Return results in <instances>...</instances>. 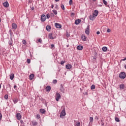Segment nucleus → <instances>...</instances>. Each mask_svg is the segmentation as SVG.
<instances>
[{"mask_svg": "<svg viewBox=\"0 0 126 126\" xmlns=\"http://www.w3.org/2000/svg\"><path fill=\"white\" fill-rule=\"evenodd\" d=\"M55 96H56V101L57 102H59L60 101V99H61V98H62V96L61 95L60 93H59L58 92L56 93Z\"/></svg>", "mask_w": 126, "mask_h": 126, "instance_id": "1", "label": "nucleus"}, {"mask_svg": "<svg viewBox=\"0 0 126 126\" xmlns=\"http://www.w3.org/2000/svg\"><path fill=\"white\" fill-rule=\"evenodd\" d=\"M119 78L121 79H125L126 78V72H121L119 74Z\"/></svg>", "mask_w": 126, "mask_h": 126, "instance_id": "2", "label": "nucleus"}, {"mask_svg": "<svg viewBox=\"0 0 126 126\" xmlns=\"http://www.w3.org/2000/svg\"><path fill=\"white\" fill-rule=\"evenodd\" d=\"M90 25H88L87 26V28L85 30V33L86 34L88 35V36L89 35V34L90 33Z\"/></svg>", "mask_w": 126, "mask_h": 126, "instance_id": "3", "label": "nucleus"}, {"mask_svg": "<svg viewBox=\"0 0 126 126\" xmlns=\"http://www.w3.org/2000/svg\"><path fill=\"white\" fill-rule=\"evenodd\" d=\"M47 19V17L45 14H42L41 16V22H44V21H46V20Z\"/></svg>", "mask_w": 126, "mask_h": 126, "instance_id": "4", "label": "nucleus"}, {"mask_svg": "<svg viewBox=\"0 0 126 126\" xmlns=\"http://www.w3.org/2000/svg\"><path fill=\"white\" fill-rule=\"evenodd\" d=\"M6 91H11V87L10 84H7L6 85Z\"/></svg>", "mask_w": 126, "mask_h": 126, "instance_id": "5", "label": "nucleus"}, {"mask_svg": "<svg viewBox=\"0 0 126 126\" xmlns=\"http://www.w3.org/2000/svg\"><path fill=\"white\" fill-rule=\"evenodd\" d=\"M65 116V109H63L60 114V118L62 117H64Z\"/></svg>", "mask_w": 126, "mask_h": 126, "instance_id": "6", "label": "nucleus"}, {"mask_svg": "<svg viewBox=\"0 0 126 126\" xmlns=\"http://www.w3.org/2000/svg\"><path fill=\"white\" fill-rule=\"evenodd\" d=\"M32 126H38V122L36 120H33L32 121Z\"/></svg>", "mask_w": 126, "mask_h": 126, "instance_id": "7", "label": "nucleus"}, {"mask_svg": "<svg viewBox=\"0 0 126 126\" xmlns=\"http://www.w3.org/2000/svg\"><path fill=\"white\" fill-rule=\"evenodd\" d=\"M60 90L61 92H62V93H64V88H63V84L61 85Z\"/></svg>", "mask_w": 126, "mask_h": 126, "instance_id": "8", "label": "nucleus"}, {"mask_svg": "<svg viewBox=\"0 0 126 126\" xmlns=\"http://www.w3.org/2000/svg\"><path fill=\"white\" fill-rule=\"evenodd\" d=\"M16 117L18 121H20V120L21 119V114H20V113H17Z\"/></svg>", "mask_w": 126, "mask_h": 126, "instance_id": "9", "label": "nucleus"}, {"mask_svg": "<svg viewBox=\"0 0 126 126\" xmlns=\"http://www.w3.org/2000/svg\"><path fill=\"white\" fill-rule=\"evenodd\" d=\"M48 37H49V39H51L52 40H54V39H56V38H57V37H56V36L53 37V33H50L49 34Z\"/></svg>", "mask_w": 126, "mask_h": 126, "instance_id": "10", "label": "nucleus"}, {"mask_svg": "<svg viewBox=\"0 0 126 126\" xmlns=\"http://www.w3.org/2000/svg\"><path fill=\"white\" fill-rule=\"evenodd\" d=\"M55 27H56V28H58V29L62 28V25L58 23H56L55 24Z\"/></svg>", "mask_w": 126, "mask_h": 126, "instance_id": "11", "label": "nucleus"}, {"mask_svg": "<svg viewBox=\"0 0 126 126\" xmlns=\"http://www.w3.org/2000/svg\"><path fill=\"white\" fill-rule=\"evenodd\" d=\"M51 89H52V88H51L50 86H47L45 88V90L46 92H50Z\"/></svg>", "mask_w": 126, "mask_h": 126, "instance_id": "12", "label": "nucleus"}, {"mask_svg": "<svg viewBox=\"0 0 126 126\" xmlns=\"http://www.w3.org/2000/svg\"><path fill=\"white\" fill-rule=\"evenodd\" d=\"M12 29H14V30H16L17 29V25L15 23H13L12 24Z\"/></svg>", "mask_w": 126, "mask_h": 126, "instance_id": "13", "label": "nucleus"}, {"mask_svg": "<svg viewBox=\"0 0 126 126\" xmlns=\"http://www.w3.org/2000/svg\"><path fill=\"white\" fill-rule=\"evenodd\" d=\"M65 68L67 69H71V68H72V65H71V64H68L65 65Z\"/></svg>", "mask_w": 126, "mask_h": 126, "instance_id": "14", "label": "nucleus"}, {"mask_svg": "<svg viewBox=\"0 0 126 126\" xmlns=\"http://www.w3.org/2000/svg\"><path fill=\"white\" fill-rule=\"evenodd\" d=\"M119 87L120 89L123 90V89H125V84H121L119 85Z\"/></svg>", "mask_w": 126, "mask_h": 126, "instance_id": "15", "label": "nucleus"}, {"mask_svg": "<svg viewBox=\"0 0 126 126\" xmlns=\"http://www.w3.org/2000/svg\"><path fill=\"white\" fill-rule=\"evenodd\" d=\"M93 14L94 15V17H96V16H98V10H95Z\"/></svg>", "mask_w": 126, "mask_h": 126, "instance_id": "16", "label": "nucleus"}, {"mask_svg": "<svg viewBox=\"0 0 126 126\" xmlns=\"http://www.w3.org/2000/svg\"><path fill=\"white\" fill-rule=\"evenodd\" d=\"M81 39L83 41H87V37L85 35H84V34H82L81 35Z\"/></svg>", "mask_w": 126, "mask_h": 126, "instance_id": "17", "label": "nucleus"}, {"mask_svg": "<svg viewBox=\"0 0 126 126\" xmlns=\"http://www.w3.org/2000/svg\"><path fill=\"white\" fill-rule=\"evenodd\" d=\"M39 112L41 114H46V110L44 109L41 108L39 110Z\"/></svg>", "mask_w": 126, "mask_h": 126, "instance_id": "18", "label": "nucleus"}, {"mask_svg": "<svg viewBox=\"0 0 126 126\" xmlns=\"http://www.w3.org/2000/svg\"><path fill=\"white\" fill-rule=\"evenodd\" d=\"M3 5L5 7H8L9 4H8V2L5 1L3 3Z\"/></svg>", "mask_w": 126, "mask_h": 126, "instance_id": "19", "label": "nucleus"}, {"mask_svg": "<svg viewBox=\"0 0 126 126\" xmlns=\"http://www.w3.org/2000/svg\"><path fill=\"white\" fill-rule=\"evenodd\" d=\"M77 50H79V51H82V50H83V47L81 45H78L77 47Z\"/></svg>", "mask_w": 126, "mask_h": 126, "instance_id": "20", "label": "nucleus"}, {"mask_svg": "<svg viewBox=\"0 0 126 126\" xmlns=\"http://www.w3.org/2000/svg\"><path fill=\"white\" fill-rule=\"evenodd\" d=\"M80 22H81V20H80V19L76 20L75 21V24H76V25H78V24H79Z\"/></svg>", "mask_w": 126, "mask_h": 126, "instance_id": "21", "label": "nucleus"}, {"mask_svg": "<svg viewBox=\"0 0 126 126\" xmlns=\"http://www.w3.org/2000/svg\"><path fill=\"white\" fill-rule=\"evenodd\" d=\"M46 29L47 31H48V32H50V31H51V29H52V28L50 26L47 25L46 26Z\"/></svg>", "mask_w": 126, "mask_h": 126, "instance_id": "22", "label": "nucleus"}, {"mask_svg": "<svg viewBox=\"0 0 126 126\" xmlns=\"http://www.w3.org/2000/svg\"><path fill=\"white\" fill-rule=\"evenodd\" d=\"M8 44L10 46H11L12 45V44H13V40H12V38H11V37L10 38V40H9Z\"/></svg>", "mask_w": 126, "mask_h": 126, "instance_id": "23", "label": "nucleus"}, {"mask_svg": "<svg viewBox=\"0 0 126 126\" xmlns=\"http://www.w3.org/2000/svg\"><path fill=\"white\" fill-rule=\"evenodd\" d=\"M13 78H14V74L11 73L10 75V79H11V80H13Z\"/></svg>", "mask_w": 126, "mask_h": 126, "instance_id": "24", "label": "nucleus"}, {"mask_svg": "<svg viewBox=\"0 0 126 126\" xmlns=\"http://www.w3.org/2000/svg\"><path fill=\"white\" fill-rule=\"evenodd\" d=\"M13 101L14 104H16V103L18 102V98H14L13 100Z\"/></svg>", "mask_w": 126, "mask_h": 126, "instance_id": "25", "label": "nucleus"}, {"mask_svg": "<svg viewBox=\"0 0 126 126\" xmlns=\"http://www.w3.org/2000/svg\"><path fill=\"white\" fill-rule=\"evenodd\" d=\"M94 17H95L94 16V15L93 14V16L92 15H90V16H89V19H90V20H94Z\"/></svg>", "mask_w": 126, "mask_h": 126, "instance_id": "26", "label": "nucleus"}, {"mask_svg": "<svg viewBox=\"0 0 126 126\" xmlns=\"http://www.w3.org/2000/svg\"><path fill=\"white\" fill-rule=\"evenodd\" d=\"M34 78V74H32L30 75V80H32Z\"/></svg>", "mask_w": 126, "mask_h": 126, "instance_id": "27", "label": "nucleus"}, {"mask_svg": "<svg viewBox=\"0 0 126 126\" xmlns=\"http://www.w3.org/2000/svg\"><path fill=\"white\" fill-rule=\"evenodd\" d=\"M107 50H108V48L107 47L104 46L102 47L103 52H107Z\"/></svg>", "mask_w": 126, "mask_h": 126, "instance_id": "28", "label": "nucleus"}, {"mask_svg": "<svg viewBox=\"0 0 126 126\" xmlns=\"http://www.w3.org/2000/svg\"><path fill=\"white\" fill-rule=\"evenodd\" d=\"M102 2L105 6H108V2L106 0H102Z\"/></svg>", "mask_w": 126, "mask_h": 126, "instance_id": "29", "label": "nucleus"}, {"mask_svg": "<svg viewBox=\"0 0 126 126\" xmlns=\"http://www.w3.org/2000/svg\"><path fill=\"white\" fill-rule=\"evenodd\" d=\"M97 59V56H93V62L95 63L96 62V59Z\"/></svg>", "mask_w": 126, "mask_h": 126, "instance_id": "30", "label": "nucleus"}, {"mask_svg": "<svg viewBox=\"0 0 126 126\" xmlns=\"http://www.w3.org/2000/svg\"><path fill=\"white\" fill-rule=\"evenodd\" d=\"M9 32L10 34V36H12V35H13V32H12V31H11V30H9Z\"/></svg>", "mask_w": 126, "mask_h": 126, "instance_id": "31", "label": "nucleus"}, {"mask_svg": "<svg viewBox=\"0 0 126 126\" xmlns=\"http://www.w3.org/2000/svg\"><path fill=\"white\" fill-rule=\"evenodd\" d=\"M52 11L55 15H57V14H58V11L56 10H53Z\"/></svg>", "mask_w": 126, "mask_h": 126, "instance_id": "32", "label": "nucleus"}, {"mask_svg": "<svg viewBox=\"0 0 126 126\" xmlns=\"http://www.w3.org/2000/svg\"><path fill=\"white\" fill-rule=\"evenodd\" d=\"M115 121L117 123H119L120 122V119L118 117H115Z\"/></svg>", "mask_w": 126, "mask_h": 126, "instance_id": "33", "label": "nucleus"}, {"mask_svg": "<svg viewBox=\"0 0 126 126\" xmlns=\"http://www.w3.org/2000/svg\"><path fill=\"white\" fill-rule=\"evenodd\" d=\"M92 90H94L95 89V85H92L91 87Z\"/></svg>", "mask_w": 126, "mask_h": 126, "instance_id": "34", "label": "nucleus"}, {"mask_svg": "<svg viewBox=\"0 0 126 126\" xmlns=\"http://www.w3.org/2000/svg\"><path fill=\"white\" fill-rule=\"evenodd\" d=\"M61 7L63 10H64V5H63V4H61Z\"/></svg>", "mask_w": 126, "mask_h": 126, "instance_id": "35", "label": "nucleus"}, {"mask_svg": "<svg viewBox=\"0 0 126 126\" xmlns=\"http://www.w3.org/2000/svg\"><path fill=\"white\" fill-rule=\"evenodd\" d=\"M36 118L38 120H39V119H40L41 118V116H40V114H37Z\"/></svg>", "mask_w": 126, "mask_h": 126, "instance_id": "36", "label": "nucleus"}, {"mask_svg": "<svg viewBox=\"0 0 126 126\" xmlns=\"http://www.w3.org/2000/svg\"><path fill=\"white\" fill-rule=\"evenodd\" d=\"M4 98L5 99V100H7V99H8V95L5 94L4 96Z\"/></svg>", "mask_w": 126, "mask_h": 126, "instance_id": "37", "label": "nucleus"}, {"mask_svg": "<svg viewBox=\"0 0 126 126\" xmlns=\"http://www.w3.org/2000/svg\"><path fill=\"white\" fill-rule=\"evenodd\" d=\"M93 121H94L93 117H90V123H93Z\"/></svg>", "mask_w": 126, "mask_h": 126, "instance_id": "38", "label": "nucleus"}, {"mask_svg": "<svg viewBox=\"0 0 126 126\" xmlns=\"http://www.w3.org/2000/svg\"><path fill=\"white\" fill-rule=\"evenodd\" d=\"M75 126H80V122H77V123H76Z\"/></svg>", "mask_w": 126, "mask_h": 126, "instance_id": "39", "label": "nucleus"}, {"mask_svg": "<svg viewBox=\"0 0 126 126\" xmlns=\"http://www.w3.org/2000/svg\"><path fill=\"white\" fill-rule=\"evenodd\" d=\"M55 5H56L55 6L56 9H57V10H59V6L58 5V4H56Z\"/></svg>", "mask_w": 126, "mask_h": 126, "instance_id": "40", "label": "nucleus"}, {"mask_svg": "<svg viewBox=\"0 0 126 126\" xmlns=\"http://www.w3.org/2000/svg\"><path fill=\"white\" fill-rule=\"evenodd\" d=\"M27 62L28 63H31V60L29 59H28L27 60Z\"/></svg>", "mask_w": 126, "mask_h": 126, "instance_id": "41", "label": "nucleus"}, {"mask_svg": "<svg viewBox=\"0 0 126 126\" xmlns=\"http://www.w3.org/2000/svg\"><path fill=\"white\" fill-rule=\"evenodd\" d=\"M101 125L102 126H104V120H101Z\"/></svg>", "mask_w": 126, "mask_h": 126, "instance_id": "42", "label": "nucleus"}, {"mask_svg": "<svg viewBox=\"0 0 126 126\" xmlns=\"http://www.w3.org/2000/svg\"><path fill=\"white\" fill-rule=\"evenodd\" d=\"M57 82V80H53V83H54V84H56Z\"/></svg>", "mask_w": 126, "mask_h": 126, "instance_id": "43", "label": "nucleus"}, {"mask_svg": "<svg viewBox=\"0 0 126 126\" xmlns=\"http://www.w3.org/2000/svg\"><path fill=\"white\" fill-rule=\"evenodd\" d=\"M69 4L70 5H71V4H72V0H70L69 1Z\"/></svg>", "mask_w": 126, "mask_h": 126, "instance_id": "44", "label": "nucleus"}, {"mask_svg": "<svg viewBox=\"0 0 126 126\" xmlns=\"http://www.w3.org/2000/svg\"><path fill=\"white\" fill-rule=\"evenodd\" d=\"M14 89L15 90H17V86H16V85L14 86Z\"/></svg>", "mask_w": 126, "mask_h": 126, "instance_id": "45", "label": "nucleus"}, {"mask_svg": "<svg viewBox=\"0 0 126 126\" xmlns=\"http://www.w3.org/2000/svg\"><path fill=\"white\" fill-rule=\"evenodd\" d=\"M38 42H39V43H40V44H41V43H42V39H41V38H39L38 40Z\"/></svg>", "mask_w": 126, "mask_h": 126, "instance_id": "46", "label": "nucleus"}, {"mask_svg": "<svg viewBox=\"0 0 126 126\" xmlns=\"http://www.w3.org/2000/svg\"><path fill=\"white\" fill-rule=\"evenodd\" d=\"M46 17H47V19H49L50 18V17H51V15H49V14H47L46 15Z\"/></svg>", "mask_w": 126, "mask_h": 126, "instance_id": "47", "label": "nucleus"}, {"mask_svg": "<svg viewBox=\"0 0 126 126\" xmlns=\"http://www.w3.org/2000/svg\"><path fill=\"white\" fill-rule=\"evenodd\" d=\"M22 43H23V44H24V45H26V40H23Z\"/></svg>", "mask_w": 126, "mask_h": 126, "instance_id": "48", "label": "nucleus"}, {"mask_svg": "<svg viewBox=\"0 0 126 126\" xmlns=\"http://www.w3.org/2000/svg\"><path fill=\"white\" fill-rule=\"evenodd\" d=\"M50 15L51 17H54V16H55V15L53 13H51Z\"/></svg>", "mask_w": 126, "mask_h": 126, "instance_id": "49", "label": "nucleus"}, {"mask_svg": "<svg viewBox=\"0 0 126 126\" xmlns=\"http://www.w3.org/2000/svg\"><path fill=\"white\" fill-rule=\"evenodd\" d=\"M2 118V115L1 113H0V121H1V119Z\"/></svg>", "mask_w": 126, "mask_h": 126, "instance_id": "50", "label": "nucleus"}, {"mask_svg": "<svg viewBox=\"0 0 126 126\" xmlns=\"http://www.w3.org/2000/svg\"><path fill=\"white\" fill-rule=\"evenodd\" d=\"M65 63V62L62 61L61 62V64H62V65H63V63Z\"/></svg>", "mask_w": 126, "mask_h": 126, "instance_id": "51", "label": "nucleus"}, {"mask_svg": "<svg viewBox=\"0 0 126 126\" xmlns=\"http://www.w3.org/2000/svg\"><path fill=\"white\" fill-rule=\"evenodd\" d=\"M107 32L108 33H110V32H111V29H108L107 30Z\"/></svg>", "mask_w": 126, "mask_h": 126, "instance_id": "52", "label": "nucleus"}, {"mask_svg": "<svg viewBox=\"0 0 126 126\" xmlns=\"http://www.w3.org/2000/svg\"><path fill=\"white\" fill-rule=\"evenodd\" d=\"M51 49H53L55 48V45L54 44H52L51 46Z\"/></svg>", "mask_w": 126, "mask_h": 126, "instance_id": "53", "label": "nucleus"}, {"mask_svg": "<svg viewBox=\"0 0 126 126\" xmlns=\"http://www.w3.org/2000/svg\"><path fill=\"white\" fill-rule=\"evenodd\" d=\"M75 14H74V13H71V16L73 17V16H74Z\"/></svg>", "mask_w": 126, "mask_h": 126, "instance_id": "54", "label": "nucleus"}, {"mask_svg": "<svg viewBox=\"0 0 126 126\" xmlns=\"http://www.w3.org/2000/svg\"><path fill=\"white\" fill-rule=\"evenodd\" d=\"M20 123L21 124V125H23V124H24V122H23V120H21V121H20Z\"/></svg>", "mask_w": 126, "mask_h": 126, "instance_id": "55", "label": "nucleus"}, {"mask_svg": "<svg viewBox=\"0 0 126 126\" xmlns=\"http://www.w3.org/2000/svg\"><path fill=\"white\" fill-rule=\"evenodd\" d=\"M44 105L47 107V106H48V103H47L46 102H45Z\"/></svg>", "mask_w": 126, "mask_h": 126, "instance_id": "56", "label": "nucleus"}, {"mask_svg": "<svg viewBox=\"0 0 126 126\" xmlns=\"http://www.w3.org/2000/svg\"><path fill=\"white\" fill-rule=\"evenodd\" d=\"M84 95H88V92H85L84 93Z\"/></svg>", "mask_w": 126, "mask_h": 126, "instance_id": "57", "label": "nucleus"}, {"mask_svg": "<svg viewBox=\"0 0 126 126\" xmlns=\"http://www.w3.org/2000/svg\"><path fill=\"white\" fill-rule=\"evenodd\" d=\"M122 61H126V57L124 59H122Z\"/></svg>", "mask_w": 126, "mask_h": 126, "instance_id": "58", "label": "nucleus"}, {"mask_svg": "<svg viewBox=\"0 0 126 126\" xmlns=\"http://www.w3.org/2000/svg\"><path fill=\"white\" fill-rule=\"evenodd\" d=\"M96 34L97 35H99V34H100V32H97Z\"/></svg>", "mask_w": 126, "mask_h": 126, "instance_id": "59", "label": "nucleus"}, {"mask_svg": "<svg viewBox=\"0 0 126 126\" xmlns=\"http://www.w3.org/2000/svg\"><path fill=\"white\" fill-rule=\"evenodd\" d=\"M51 8H54V5H53V4H52V5H51Z\"/></svg>", "mask_w": 126, "mask_h": 126, "instance_id": "60", "label": "nucleus"}, {"mask_svg": "<svg viewBox=\"0 0 126 126\" xmlns=\"http://www.w3.org/2000/svg\"><path fill=\"white\" fill-rule=\"evenodd\" d=\"M95 119H96V120H99V118L97 117V116H95Z\"/></svg>", "mask_w": 126, "mask_h": 126, "instance_id": "61", "label": "nucleus"}, {"mask_svg": "<svg viewBox=\"0 0 126 126\" xmlns=\"http://www.w3.org/2000/svg\"><path fill=\"white\" fill-rule=\"evenodd\" d=\"M94 55H95V56H94V57H96V56H97V53H96V52H95V53H94Z\"/></svg>", "mask_w": 126, "mask_h": 126, "instance_id": "62", "label": "nucleus"}, {"mask_svg": "<svg viewBox=\"0 0 126 126\" xmlns=\"http://www.w3.org/2000/svg\"><path fill=\"white\" fill-rule=\"evenodd\" d=\"M32 10H34V7H32Z\"/></svg>", "mask_w": 126, "mask_h": 126, "instance_id": "63", "label": "nucleus"}, {"mask_svg": "<svg viewBox=\"0 0 126 126\" xmlns=\"http://www.w3.org/2000/svg\"><path fill=\"white\" fill-rule=\"evenodd\" d=\"M69 34H66V36H67V37H69Z\"/></svg>", "mask_w": 126, "mask_h": 126, "instance_id": "64", "label": "nucleus"}]
</instances>
